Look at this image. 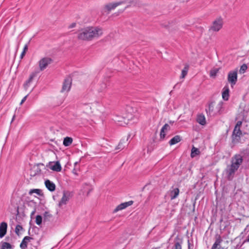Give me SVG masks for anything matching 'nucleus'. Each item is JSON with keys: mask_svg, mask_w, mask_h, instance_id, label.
Masks as SVG:
<instances>
[{"mask_svg": "<svg viewBox=\"0 0 249 249\" xmlns=\"http://www.w3.org/2000/svg\"><path fill=\"white\" fill-rule=\"evenodd\" d=\"M30 228L28 230V233L29 235H30Z\"/></svg>", "mask_w": 249, "mask_h": 249, "instance_id": "nucleus-52", "label": "nucleus"}, {"mask_svg": "<svg viewBox=\"0 0 249 249\" xmlns=\"http://www.w3.org/2000/svg\"><path fill=\"white\" fill-rule=\"evenodd\" d=\"M213 110V103L209 104L208 108L206 109V111L208 115H211V113Z\"/></svg>", "mask_w": 249, "mask_h": 249, "instance_id": "nucleus-34", "label": "nucleus"}, {"mask_svg": "<svg viewBox=\"0 0 249 249\" xmlns=\"http://www.w3.org/2000/svg\"><path fill=\"white\" fill-rule=\"evenodd\" d=\"M33 229H37V228H36V227H34L33 228Z\"/></svg>", "mask_w": 249, "mask_h": 249, "instance_id": "nucleus-56", "label": "nucleus"}, {"mask_svg": "<svg viewBox=\"0 0 249 249\" xmlns=\"http://www.w3.org/2000/svg\"><path fill=\"white\" fill-rule=\"evenodd\" d=\"M83 142H81V145H83Z\"/></svg>", "mask_w": 249, "mask_h": 249, "instance_id": "nucleus-59", "label": "nucleus"}, {"mask_svg": "<svg viewBox=\"0 0 249 249\" xmlns=\"http://www.w3.org/2000/svg\"><path fill=\"white\" fill-rule=\"evenodd\" d=\"M181 242H179L178 241H176L175 242V244L174 246V249H182L181 248Z\"/></svg>", "mask_w": 249, "mask_h": 249, "instance_id": "nucleus-39", "label": "nucleus"}, {"mask_svg": "<svg viewBox=\"0 0 249 249\" xmlns=\"http://www.w3.org/2000/svg\"><path fill=\"white\" fill-rule=\"evenodd\" d=\"M41 165L43 166V163H38L36 166H34L31 170V176L35 177L36 175H39L41 174V170L39 167V166Z\"/></svg>", "mask_w": 249, "mask_h": 249, "instance_id": "nucleus-17", "label": "nucleus"}, {"mask_svg": "<svg viewBox=\"0 0 249 249\" xmlns=\"http://www.w3.org/2000/svg\"><path fill=\"white\" fill-rule=\"evenodd\" d=\"M42 217L40 215H37L36 217V223L39 226L42 224Z\"/></svg>", "mask_w": 249, "mask_h": 249, "instance_id": "nucleus-37", "label": "nucleus"}, {"mask_svg": "<svg viewBox=\"0 0 249 249\" xmlns=\"http://www.w3.org/2000/svg\"><path fill=\"white\" fill-rule=\"evenodd\" d=\"M72 82V78L71 76H67L63 83L62 89L60 90L61 92H68L71 87Z\"/></svg>", "mask_w": 249, "mask_h": 249, "instance_id": "nucleus-4", "label": "nucleus"}, {"mask_svg": "<svg viewBox=\"0 0 249 249\" xmlns=\"http://www.w3.org/2000/svg\"><path fill=\"white\" fill-rule=\"evenodd\" d=\"M25 53H24L23 52H22L21 54H20V59H22L23 57L24 56V55H25Z\"/></svg>", "mask_w": 249, "mask_h": 249, "instance_id": "nucleus-47", "label": "nucleus"}, {"mask_svg": "<svg viewBox=\"0 0 249 249\" xmlns=\"http://www.w3.org/2000/svg\"><path fill=\"white\" fill-rule=\"evenodd\" d=\"M196 122L202 125H204L206 124L205 117L204 114H200L197 116Z\"/></svg>", "mask_w": 249, "mask_h": 249, "instance_id": "nucleus-23", "label": "nucleus"}, {"mask_svg": "<svg viewBox=\"0 0 249 249\" xmlns=\"http://www.w3.org/2000/svg\"><path fill=\"white\" fill-rule=\"evenodd\" d=\"M248 67L246 64H243L240 69L239 72L240 73H244L247 69Z\"/></svg>", "mask_w": 249, "mask_h": 249, "instance_id": "nucleus-41", "label": "nucleus"}, {"mask_svg": "<svg viewBox=\"0 0 249 249\" xmlns=\"http://www.w3.org/2000/svg\"><path fill=\"white\" fill-rule=\"evenodd\" d=\"M23 228L22 227V226H21L20 225H17L15 228V231L16 234L17 235L19 236L20 235L19 231H23Z\"/></svg>", "mask_w": 249, "mask_h": 249, "instance_id": "nucleus-36", "label": "nucleus"}, {"mask_svg": "<svg viewBox=\"0 0 249 249\" xmlns=\"http://www.w3.org/2000/svg\"><path fill=\"white\" fill-rule=\"evenodd\" d=\"M128 7V6L125 7V9L127 8V7Z\"/></svg>", "mask_w": 249, "mask_h": 249, "instance_id": "nucleus-58", "label": "nucleus"}, {"mask_svg": "<svg viewBox=\"0 0 249 249\" xmlns=\"http://www.w3.org/2000/svg\"><path fill=\"white\" fill-rule=\"evenodd\" d=\"M189 66L187 64L185 65V67L181 71V74L180 78H184L188 73Z\"/></svg>", "mask_w": 249, "mask_h": 249, "instance_id": "nucleus-30", "label": "nucleus"}, {"mask_svg": "<svg viewBox=\"0 0 249 249\" xmlns=\"http://www.w3.org/2000/svg\"><path fill=\"white\" fill-rule=\"evenodd\" d=\"M45 185L47 189L50 192H53L55 190L56 186L55 184L49 179L45 181Z\"/></svg>", "mask_w": 249, "mask_h": 249, "instance_id": "nucleus-19", "label": "nucleus"}, {"mask_svg": "<svg viewBox=\"0 0 249 249\" xmlns=\"http://www.w3.org/2000/svg\"><path fill=\"white\" fill-rule=\"evenodd\" d=\"M39 245V241H37L36 243V245L35 246V247L36 248Z\"/></svg>", "mask_w": 249, "mask_h": 249, "instance_id": "nucleus-49", "label": "nucleus"}, {"mask_svg": "<svg viewBox=\"0 0 249 249\" xmlns=\"http://www.w3.org/2000/svg\"><path fill=\"white\" fill-rule=\"evenodd\" d=\"M238 170L233 165H229L227 166L225 170L226 174L227 175V179L231 180L234 176L235 172Z\"/></svg>", "mask_w": 249, "mask_h": 249, "instance_id": "nucleus-8", "label": "nucleus"}, {"mask_svg": "<svg viewBox=\"0 0 249 249\" xmlns=\"http://www.w3.org/2000/svg\"><path fill=\"white\" fill-rule=\"evenodd\" d=\"M200 151L199 149L194 146L193 147L191 150V156L192 158L195 157L196 156L199 155Z\"/></svg>", "mask_w": 249, "mask_h": 249, "instance_id": "nucleus-32", "label": "nucleus"}, {"mask_svg": "<svg viewBox=\"0 0 249 249\" xmlns=\"http://www.w3.org/2000/svg\"><path fill=\"white\" fill-rule=\"evenodd\" d=\"M124 10H121V11H120V13H122V12H123V11H124Z\"/></svg>", "mask_w": 249, "mask_h": 249, "instance_id": "nucleus-55", "label": "nucleus"}, {"mask_svg": "<svg viewBox=\"0 0 249 249\" xmlns=\"http://www.w3.org/2000/svg\"><path fill=\"white\" fill-rule=\"evenodd\" d=\"M17 212H18V213H19V211H18V210H17Z\"/></svg>", "mask_w": 249, "mask_h": 249, "instance_id": "nucleus-57", "label": "nucleus"}, {"mask_svg": "<svg viewBox=\"0 0 249 249\" xmlns=\"http://www.w3.org/2000/svg\"><path fill=\"white\" fill-rule=\"evenodd\" d=\"M223 22L221 18H218L213 21L212 25L209 27L210 32H218L223 26Z\"/></svg>", "mask_w": 249, "mask_h": 249, "instance_id": "nucleus-3", "label": "nucleus"}, {"mask_svg": "<svg viewBox=\"0 0 249 249\" xmlns=\"http://www.w3.org/2000/svg\"><path fill=\"white\" fill-rule=\"evenodd\" d=\"M219 71V69L217 68H214L211 70L210 72V75L212 77L215 78L216 76L217 73Z\"/></svg>", "mask_w": 249, "mask_h": 249, "instance_id": "nucleus-35", "label": "nucleus"}, {"mask_svg": "<svg viewBox=\"0 0 249 249\" xmlns=\"http://www.w3.org/2000/svg\"><path fill=\"white\" fill-rule=\"evenodd\" d=\"M170 129L169 125L165 124L161 128L160 132V139L163 140L166 135L165 132Z\"/></svg>", "mask_w": 249, "mask_h": 249, "instance_id": "nucleus-20", "label": "nucleus"}, {"mask_svg": "<svg viewBox=\"0 0 249 249\" xmlns=\"http://www.w3.org/2000/svg\"><path fill=\"white\" fill-rule=\"evenodd\" d=\"M7 224L5 222H2L0 224V238H3L7 233Z\"/></svg>", "mask_w": 249, "mask_h": 249, "instance_id": "nucleus-14", "label": "nucleus"}, {"mask_svg": "<svg viewBox=\"0 0 249 249\" xmlns=\"http://www.w3.org/2000/svg\"><path fill=\"white\" fill-rule=\"evenodd\" d=\"M169 123H170V124H173V123H174V122H173V121H170L169 122Z\"/></svg>", "mask_w": 249, "mask_h": 249, "instance_id": "nucleus-54", "label": "nucleus"}, {"mask_svg": "<svg viewBox=\"0 0 249 249\" xmlns=\"http://www.w3.org/2000/svg\"><path fill=\"white\" fill-rule=\"evenodd\" d=\"M242 162V157L240 155H236L232 159L231 165H233L235 168L238 169Z\"/></svg>", "mask_w": 249, "mask_h": 249, "instance_id": "nucleus-10", "label": "nucleus"}, {"mask_svg": "<svg viewBox=\"0 0 249 249\" xmlns=\"http://www.w3.org/2000/svg\"><path fill=\"white\" fill-rule=\"evenodd\" d=\"M72 142V139L71 137H66L64 139L63 144L65 146L70 145Z\"/></svg>", "mask_w": 249, "mask_h": 249, "instance_id": "nucleus-29", "label": "nucleus"}, {"mask_svg": "<svg viewBox=\"0 0 249 249\" xmlns=\"http://www.w3.org/2000/svg\"><path fill=\"white\" fill-rule=\"evenodd\" d=\"M228 81L232 87L237 81V70L230 71L228 75Z\"/></svg>", "mask_w": 249, "mask_h": 249, "instance_id": "nucleus-6", "label": "nucleus"}, {"mask_svg": "<svg viewBox=\"0 0 249 249\" xmlns=\"http://www.w3.org/2000/svg\"><path fill=\"white\" fill-rule=\"evenodd\" d=\"M30 41H31V39H30V40H29L28 41V43H26V44L24 45V47H23V51H22V52H23L25 53H26L27 51L28 50V45H29V44H30Z\"/></svg>", "mask_w": 249, "mask_h": 249, "instance_id": "nucleus-42", "label": "nucleus"}, {"mask_svg": "<svg viewBox=\"0 0 249 249\" xmlns=\"http://www.w3.org/2000/svg\"><path fill=\"white\" fill-rule=\"evenodd\" d=\"M244 242H249V235H248L247 238L245 240Z\"/></svg>", "mask_w": 249, "mask_h": 249, "instance_id": "nucleus-48", "label": "nucleus"}, {"mask_svg": "<svg viewBox=\"0 0 249 249\" xmlns=\"http://www.w3.org/2000/svg\"><path fill=\"white\" fill-rule=\"evenodd\" d=\"M79 38L91 40L97 38L103 34L102 29L98 27H88L79 31Z\"/></svg>", "mask_w": 249, "mask_h": 249, "instance_id": "nucleus-1", "label": "nucleus"}, {"mask_svg": "<svg viewBox=\"0 0 249 249\" xmlns=\"http://www.w3.org/2000/svg\"><path fill=\"white\" fill-rule=\"evenodd\" d=\"M114 122L119 125L124 126L128 124L129 119H125L123 117L116 116L113 119Z\"/></svg>", "mask_w": 249, "mask_h": 249, "instance_id": "nucleus-11", "label": "nucleus"}, {"mask_svg": "<svg viewBox=\"0 0 249 249\" xmlns=\"http://www.w3.org/2000/svg\"><path fill=\"white\" fill-rule=\"evenodd\" d=\"M126 3V0H122L117 2L114 3H109L107 4L104 5L101 10V13L102 15H108L110 12L114 9H115L117 6Z\"/></svg>", "mask_w": 249, "mask_h": 249, "instance_id": "nucleus-2", "label": "nucleus"}, {"mask_svg": "<svg viewBox=\"0 0 249 249\" xmlns=\"http://www.w3.org/2000/svg\"><path fill=\"white\" fill-rule=\"evenodd\" d=\"M37 73V71H35L31 73L28 79L26 81L23 85L25 89H27L29 87L31 83L33 81V79L36 76Z\"/></svg>", "mask_w": 249, "mask_h": 249, "instance_id": "nucleus-18", "label": "nucleus"}, {"mask_svg": "<svg viewBox=\"0 0 249 249\" xmlns=\"http://www.w3.org/2000/svg\"><path fill=\"white\" fill-rule=\"evenodd\" d=\"M50 169L53 171L59 172L61 170V166L59 161H56L54 164L50 167Z\"/></svg>", "mask_w": 249, "mask_h": 249, "instance_id": "nucleus-25", "label": "nucleus"}, {"mask_svg": "<svg viewBox=\"0 0 249 249\" xmlns=\"http://www.w3.org/2000/svg\"><path fill=\"white\" fill-rule=\"evenodd\" d=\"M242 124V122L239 121L237 122L234 128H240Z\"/></svg>", "mask_w": 249, "mask_h": 249, "instance_id": "nucleus-44", "label": "nucleus"}, {"mask_svg": "<svg viewBox=\"0 0 249 249\" xmlns=\"http://www.w3.org/2000/svg\"><path fill=\"white\" fill-rule=\"evenodd\" d=\"M128 138H127L126 140L124 139H122L116 149H123L125 147V144L126 143V141L128 140Z\"/></svg>", "mask_w": 249, "mask_h": 249, "instance_id": "nucleus-31", "label": "nucleus"}, {"mask_svg": "<svg viewBox=\"0 0 249 249\" xmlns=\"http://www.w3.org/2000/svg\"><path fill=\"white\" fill-rule=\"evenodd\" d=\"M179 189L178 188H175L170 193L171 199L173 200L175 199L179 194Z\"/></svg>", "mask_w": 249, "mask_h": 249, "instance_id": "nucleus-27", "label": "nucleus"}, {"mask_svg": "<svg viewBox=\"0 0 249 249\" xmlns=\"http://www.w3.org/2000/svg\"><path fill=\"white\" fill-rule=\"evenodd\" d=\"M31 240H34V238L31 236H25L20 244V248L21 249H25L27 247L28 242Z\"/></svg>", "mask_w": 249, "mask_h": 249, "instance_id": "nucleus-16", "label": "nucleus"}, {"mask_svg": "<svg viewBox=\"0 0 249 249\" xmlns=\"http://www.w3.org/2000/svg\"><path fill=\"white\" fill-rule=\"evenodd\" d=\"M9 239H10V237H5V240L9 241Z\"/></svg>", "mask_w": 249, "mask_h": 249, "instance_id": "nucleus-51", "label": "nucleus"}, {"mask_svg": "<svg viewBox=\"0 0 249 249\" xmlns=\"http://www.w3.org/2000/svg\"><path fill=\"white\" fill-rule=\"evenodd\" d=\"M133 203V201H129L128 202L122 203L117 206L116 208L114 210L113 212L116 213L119 211L122 210L126 207L131 205Z\"/></svg>", "mask_w": 249, "mask_h": 249, "instance_id": "nucleus-12", "label": "nucleus"}, {"mask_svg": "<svg viewBox=\"0 0 249 249\" xmlns=\"http://www.w3.org/2000/svg\"><path fill=\"white\" fill-rule=\"evenodd\" d=\"M223 240L221 236L219 234L215 235V241L213 244L211 249H219L220 244L222 242Z\"/></svg>", "mask_w": 249, "mask_h": 249, "instance_id": "nucleus-15", "label": "nucleus"}, {"mask_svg": "<svg viewBox=\"0 0 249 249\" xmlns=\"http://www.w3.org/2000/svg\"><path fill=\"white\" fill-rule=\"evenodd\" d=\"M77 164H78V161H76V162H74V166H75V167H76ZM77 171L76 169L75 168V167H74V168H73V169L72 170V173H73L74 174L76 175H77Z\"/></svg>", "mask_w": 249, "mask_h": 249, "instance_id": "nucleus-43", "label": "nucleus"}, {"mask_svg": "<svg viewBox=\"0 0 249 249\" xmlns=\"http://www.w3.org/2000/svg\"><path fill=\"white\" fill-rule=\"evenodd\" d=\"M29 94H27L25 96H24L23 99L21 100L20 103V105H21L23 104V103L26 101L28 96Z\"/></svg>", "mask_w": 249, "mask_h": 249, "instance_id": "nucleus-45", "label": "nucleus"}, {"mask_svg": "<svg viewBox=\"0 0 249 249\" xmlns=\"http://www.w3.org/2000/svg\"><path fill=\"white\" fill-rule=\"evenodd\" d=\"M72 196V192L64 191L63 192V196L61 198L60 201L59 202L58 206L61 207L63 205L66 204L67 202L69 201L70 197H71Z\"/></svg>", "mask_w": 249, "mask_h": 249, "instance_id": "nucleus-7", "label": "nucleus"}, {"mask_svg": "<svg viewBox=\"0 0 249 249\" xmlns=\"http://www.w3.org/2000/svg\"><path fill=\"white\" fill-rule=\"evenodd\" d=\"M76 25V22H73L72 23H71V25H70V26H69V29H71V28H73L74 27H75Z\"/></svg>", "mask_w": 249, "mask_h": 249, "instance_id": "nucleus-46", "label": "nucleus"}, {"mask_svg": "<svg viewBox=\"0 0 249 249\" xmlns=\"http://www.w3.org/2000/svg\"><path fill=\"white\" fill-rule=\"evenodd\" d=\"M80 109L83 110L84 112H85L87 114H89L92 112L91 107L90 106L89 104L81 105Z\"/></svg>", "mask_w": 249, "mask_h": 249, "instance_id": "nucleus-24", "label": "nucleus"}, {"mask_svg": "<svg viewBox=\"0 0 249 249\" xmlns=\"http://www.w3.org/2000/svg\"><path fill=\"white\" fill-rule=\"evenodd\" d=\"M33 193H36L38 196H41L43 195V194L42 193V191L40 189H33L30 190L29 194L30 195H32Z\"/></svg>", "mask_w": 249, "mask_h": 249, "instance_id": "nucleus-33", "label": "nucleus"}, {"mask_svg": "<svg viewBox=\"0 0 249 249\" xmlns=\"http://www.w3.org/2000/svg\"><path fill=\"white\" fill-rule=\"evenodd\" d=\"M52 217V215L50 214L48 212H45L44 213V221H46L47 220H49L48 218H50Z\"/></svg>", "mask_w": 249, "mask_h": 249, "instance_id": "nucleus-40", "label": "nucleus"}, {"mask_svg": "<svg viewBox=\"0 0 249 249\" xmlns=\"http://www.w3.org/2000/svg\"><path fill=\"white\" fill-rule=\"evenodd\" d=\"M15 115L13 117V118L12 119V122L13 121V120H14V118H15Z\"/></svg>", "mask_w": 249, "mask_h": 249, "instance_id": "nucleus-53", "label": "nucleus"}, {"mask_svg": "<svg viewBox=\"0 0 249 249\" xmlns=\"http://www.w3.org/2000/svg\"><path fill=\"white\" fill-rule=\"evenodd\" d=\"M92 190L91 186L89 184H86L81 189V191L84 196H87Z\"/></svg>", "mask_w": 249, "mask_h": 249, "instance_id": "nucleus-22", "label": "nucleus"}, {"mask_svg": "<svg viewBox=\"0 0 249 249\" xmlns=\"http://www.w3.org/2000/svg\"><path fill=\"white\" fill-rule=\"evenodd\" d=\"M242 135V131L240 128H234L232 132V138L233 140L239 141Z\"/></svg>", "mask_w": 249, "mask_h": 249, "instance_id": "nucleus-13", "label": "nucleus"}, {"mask_svg": "<svg viewBox=\"0 0 249 249\" xmlns=\"http://www.w3.org/2000/svg\"><path fill=\"white\" fill-rule=\"evenodd\" d=\"M35 213H36V209H35L31 213V217L32 216V215H33L35 214Z\"/></svg>", "mask_w": 249, "mask_h": 249, "instance_id": "nucleus-50", "label": "nucleus"}, {"mask_svg": "<svg viewBox=\"0 0 249 249\" xmlns=\"http://www.w3.org/2000/svg\"><path fill=\"white\" fill-rule=\"evenodd\" d=\"M223 102L222 101H220L218 103L217 106V108L218 109V112L219 114H221L222 112Z\"/></svg>", "mask_w": 249, "mask_h": 249, "instance_id": "nucleus-38", "label": "nucleus"}, {"mask_svg": "<svg viewBox=\"0 0 249 249\" xmlns=\"http://www.w3.org/2000/svg\"><path fill=\"white\" fill-rule=\"evenodd\" d=\"M53 62V60L50 57H45L41 59L39 61V69L41 71L45 70L48 65L51 64Z\"/></svg>", "mask_w": 249, "mask_h": 249, "instance_id": "nucleus-5", "label": "nucleus"}, {"mask_svg": "<svg viewBox=\"0 0 249 249\" xmlns=\"http://www.w3.org/2000/svg\"><path fill=\"white\" fill-rule=\"evenodd\" d=\"M181 141V138L178 135H176L171 140L169 141V143L170 145H172L175 144Z\"/></svg>", "mask_w": 249, "mask_h": 249, "instance_id": "nucleus-26", "label": "nucleus"}, {"mask_svg": "<svg viewBox=\"0 0 249 249\" xmlns=\"http://www.w3.org/2000/svg\"><path fill=\"white\" fill-rule=\"evenodd\" d=\"M230 89L228 86H225L223 89L222 93V98L225 101H228L229 98Z\"/></svg>", "mask_w": 249, "mask_h": 249, "instance_id": "nucleus-21", "label": "nucleus"}, {"mask_svg": "<svg viewBox=\"0 0 249 249\" xmlns=\"http://www.w3.org/2000/svg\"><path fill=\"white\" fill-rule=\"evenodd\" d=\"M242 162V157L240 155H236L232 159L231 165H233L235 168L238 169Z\"/></svg>", "mask_w": 249, "mask_h": 249, "instance_id": "nucleus-9", "label": "nucleus"}, {"mask_svg": "<svg viewBox=\"0 0 249 249\" xmlns=\"http://www.w3.org/2000/svg\"><path fill=\"white\" fill-rule=\"evenodd\" d=\"M0 245L1 249H13V246L8 242L1 241Z\"/></svg>", "mask_w": 249, "mask_h": 249, "instance_id": "nucleus-28", "label": "nucleus"}]
</instances>
